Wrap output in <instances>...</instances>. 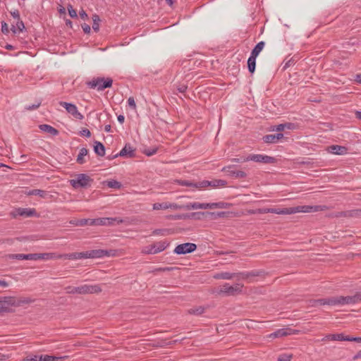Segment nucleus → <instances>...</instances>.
Wrapping results in <instances>:
<instances>
[{
	"instance_id": "nucleus-62",
	"label": "nucleus",
	"mask_w": 361,
	"mask_h": 361,
	"mask_svg": "<svg viewBox=\"0 0 361 361\" xmlns=\"http://www.w3.org/2000/svg\"><path fill=\"white\" fill-rule=\"evenodd\" d=\"M285 129L294 130L295 128V124L293 123H285Z\"/></svg>"
},
{
	"instance_id": "nucleus-29",
	"label": "nucleus",
	"mask_w": 361,
	"mask_h": 361,
	"mask_svg": "<svg viewBox=\"0 0 361 361\" xmlns=\"http://www.w3.org/2000/svg\"><path fill=\"white\" fill-rule=\"evenodd\" d=\"M5 307L8 309V306L16 307V299L12 296L4 297L3 298V304L0 307ZM6 310V312H7Z\"/></svg>"
},
{
	"instance_id": "nucleus-60",
	"label": "nucleus",
	"mask_w": 361,
	"mask_h": 361,
	"mask_svg": "<svg viewBox=\"0 0 361 361\" xmlns=\"http://www.w3.org/2000/svg\"><path fill=\"white\" fill-rule=\"evenodd\" d=\"M188 89V86L185 85H179L178 87H177V90L180 93H184L186 92Z\"/></svg>"
},
{
	"instance_id": "nucleus-41",
	"label": "nucleus",
	"mask_w": 361,
	"mask_h": 361,
	"mask_svg": "<svg viewBox=\"0 0 361 361\" xmlns=\"http://www.w3.org/2000/svg\"><path fill=\"white\" fill-rule=\"evenodd\" d=\"M202 209V203L200 202H190L185 204V209L186 210H190V209Z\"/></svg>"
},
{
	"instance_id": "nucleus-18",
	"label": "nucleus",
	"mask_w": 361,
	"mask_h": 361,
	"mask_svg": "<svg viewBox=\"0 0 361 361\" xmlns=\"http://www.w3.org/2000/svg\"><path fill=\"white\" fill-rule=\"evenodd\" d=\"M298 332V330L293 329L290 328H283L277 329L274 333L269 335L270 338H280L289 335L296 334Z\"/></svg>"
},
{
	"instance_id": "nucleus-21",
	"label": "nucleus",
	"mask_w": 361,
	"mask_h": 361,
	"mask_svg": "<svg viewBox=\"0 0 361 361\" xmlns=\"http://www.w3.org/2000/svg\"><path fill=\"white\" fill-rule=\"evenodd\" d=\"M58 255L54 252H45V253H31V260H40V259H51L54 258H58Z\"/></svg>"
},
{
	"instance_id": "nucleus-7",
	"label": "nucleus",
	"mask_w": 361,
	"mask_h": 361,
	"mask_svg": "<svg viewBox=\"0 0 361 361\" xmlns=\"http://www.w3.org/2000/svg\"><path fill=\"white\" fill-rule=\"evenodd\" d=\"M329 209L326 205H302L291 207L292 214L299 212L310 213Z\"/></svg>"
},
{
	"instance_id": "nucleus-51",
	"label": "nucleus",
	"mask_w": 361,
	"mask_h": 361,
	"mask_svg": "<svg viewBox=\"0 0 361 361\" xmlns=\"http://www.w3.org/2000/svg\"><path fill=\"white\" fill-rule=\"evenodd\" d=\"M350 217H360L361 216V209H355L349 210Z\"/></svg>"
},
{
	"instance_id": "nucleus-27",
	"label": "nucleus",
	"mask_w": 361,
	"mask_h": 361,
	"mask_svg": "<svg viewBox=\"0 0 361 361\" xmlns=\"http://www.w3.org/2000/svg\"><path fill=\"white\" fill-rule=\"evenodd\" d=\"M175 183H176L179 185H182V186L192 187V188H199V189L201 188L200 185H199L200 182L195 183L193 181L187 180L176 179V180H175Z\"/></svg>"
},
{
	"instance_id": "nucleus-48",
	"label": "nucleus",
	"mask_w": 361,
	"mask_h": 361,
	"mask_svg": "<svg viewBox=\"0 0 361 361\" xmlns=\"http://www.w3.org/2000/svg\"><path fill=\"white\" fill-rule=\"evenodd\" d=\"M169 209H172L174 210L185 209V204H178L177 203H169Z\"/></svg>"
},
{
	"instance_id": "nucleus-32",
	"label": "nucleus",
	"mask_w": 361,
	"mask_h": 361,
	"mask_svg": "<svg viewBox=\"0 0 361 361\" xmlns=\"http://www.w3.org/2000/svg\"><path fill=\"white\" fill-rule=\"evenodd\" d=\"M35 299L31 298L30 297H20L16 300V307L23 306L24 305H29L32 302H34Z\"/></svg>"
},
{
	"instance_id": "nucleus-11",
	"label": "nucleus",
	"mask_w": 361,
	"mask_h": 361,
	"mask_svg": "<svg viewBox=\"0 0 361 361\" xmlns=\"http://www.w3.org/2000/svg\"><path fill=\"white\" fill-rule=\"evenodd\" d=\"M75 290L78 292V294H92L99 293L102 292V290L99 285L85 284L76 287V289Z\"/></svg>"
},
{
	"instance_id": "nucleus-6",
	"label": "nucleus",
	"mask_w": 361,
	"mask_h": 361,
	"mask_svg": "<svg viewBox=\"0 0 361 361\" xmlns=\"http://www.w3.org/2000/svg\"><path fill=\"white\" fill-rule=\"evenodd\" d=\"M92 182H93V179L85 173H79L76 176L75 179L70 180L71 185L75 189L90 186Z\"/></svg>"
},
{
	"instance_id": "nucleus-20",
	"label": "nucleus",
	"mask_w": 361,
	"mask_h": 361,
	"mask_svg": "<svg viewBox=\"0 0 361 361\" xmlns=\"http://www.w3.org/2000/svg\"><path fill=\"white\" fill-rule=\"evenodd\" d=\"M118 155L123 157L134 158L136 156L135 149L133 148L130 144H126L120 151Z\"/></svg>"
},
{
	"instance_id": "nucleus-44",
	"label": "nucleus",
	"mask_w": 361,
	"mask_h": 361,
	"mask_svg": "<svg viewBox=\"0 0 361 361\" xmlns=\"http://www.w3.org/2000/svg\"><path fill=\"white\" fill-rule=\"evenodd\" d=\"M171 230L168 228H162V229H155L153 231L152 233L157 235H166L171 233Z\"/></svg>"
},
{
	"instance_id": "nucleus-58",
	"label": "nucleus",
	"mask_w": 361,
	"mask_h": 361,
	"mask_svg": "<svg viewBox=\"0 0 361 361\" xmlns=\"http://www.w3.org/2000/svg\"><path fill=\"white\" fill-rule=\"evenodd\" d=\"M284 130H285L284 123H281V124L275 126L272 128V130H276V131H279V132L283 131Z\"/></svg>"
},
{
	"instance_id": "nucleus-37",
	"label": "nucleus",
	"mask_w": 361,
	"mask_h": 361,
	"mask_svg": "<svg viewBox=\"0 0 361 361\" xmlns=\"http://www.w3.org/2000/svg\"><path fill=\"white\" fill-rule=\"evenodd\" d=\"M88 152V149L85 147H82V149H80L76 159L78 164H83L84 163H85L86 161L84 157L87 155Z\"/></svg>"
},
{
	"instance_id": "nucleus-23",
	"label": "nucleus",
	"mask_w": 361,
	"mask_h": 361,
	"mask_svg": "<svg viewBox=\"0 0 361 361\" xmlns=\"http://www.w3.org/2000/svg\"><path fill=\"white\" fill-rule=\"evenodd\" d=\"M283 134L279 133L274 135L269 134L263 136L262 140L265 143H276L278 140L283 137Z\"/></svg>"
},
{
	"instance_id": "nucleus-61",
	"label": "nucleus",
	"mask_w": 361,
	"mask_h": 361,
	"mask_svg": "<svg viewBox=\"0 0 361 361\" xmlns=\"http://www.w3.org/2000/svg\"><path fill=\"white\" fill-rule=\"evenodd\" d=\"M81 26L85 33L89 34L90 32L91 28L89 25L84 23Z\"/></svg>"
},
{
	"instance_id": "nucleus-42",
	"label": "nucleus",
	"mask_w": 361,
	"mask_h": 361,
	"mask_svg": "<svg viewBox=\"0 0 361 361\" xmlns=\"http://www.w3.org/2000/svg\"><path fill=\"white\" fill-rule=\"evenodd\" d=\"M93 23H92V29L95 32H98L99 30V22L100 18L98 15L94 14L92 16Z\"/></svg>"
},
{
	"instance_id": "nucleus-2",
	"label": "nucleus",
	"mask_w": 361,
	"mask_h": 361,
	"mask_svg": "<svg viewBox=\"0 0 361 361\" xmlns=\"http://www.w3.org/2000/svg\"><path fill=\"white\" fill-rule=\"evenodd\" d=\"M111 250H91L81 252H72L63 255H59L58 258H64L68 259H94L102 258L105 256H110Z\"/></svg>"
},
{
	"instance_id": "nucleus-38",
	"label": "nucleus",
	"mask_w": 361,
	"mask_h": 361,
	"mask_svg": "<svg viewBox=\"0 0 361 361\" xmlns=\"http://www.w3.org/2000/svg\"><path fill=\"white\" fill-rule=\"evenodd\" d=\"M95 219H82L78 221L77 226H84L86 225L94 226Z\"/></svg>"
},
{
	"instance_id": "nucleus-63",
	"label": "nucleus",
	"mask_w": 361,
	"mask_h": 361,
	"mask_svg": "<svg viewBox=\"0 0 361 361\" xmlns=\"http://www.w3.org/2000/svg\"><path fill=\"white\" fill-rule=\"evenodd\" d=\"M214 209V202L212 203H202V209Z\"/></svg>"
},
{
	"instance_id": "nucleus-49",
	"label": "nucleus",
	"mask_w": 361,
	"mask_h": 361,
	"mask_svg": "<svg viewBox=\"0 0 361 361\" xmlns=\"http://www.w3.org/2000/svg\"><path fill=\"white\" fill-rule=\"evenodd\" d=\"M167 219H172V220H180V219H186V216H185V214H175V215L168 216Z\"/></svg>"
},
{
	"instance_id": "nucleus-25",
	"label": "nucleus",
	"mask_w": 361,
	"mask_h": 361,
	"mask_svg": "<svg viewBox=\"0 0 361 361\" xmlns=\"http://www.w3.org/2000/svg\"><path fill=\"white\" fill-rule=\"evenodd\" d=\"M94 153L99 156L104 157L105 155L106 149L104 145L99 141L95 140L93 145Z\"/></svg>"
},
{
	"instance_id": "nucleus-24",
	"label": "nucleus",
	"mask_w": 361,
	"mask_h": 361,
	"mask_svg": "<svg viewBox=\"0 0 361 361\" xmlns=\"http://www.w3.org/2000/svg\"><path fill=\"white\" fill-rule=\"evenodd\" d=\"M348 336H345L343 334H334L326 335L322 341H348Z\"/></svg>"
},
{
	"instance_id": "nucleus-12",
	"label": "nucleus",
	"mask_w": 361,
	"mask_h": 361,
	"mask_svg": "<svg viewBox=\"0 0 361 361\" xmlns=\"http://www.w3.org/2000/svg\"><path fill=\"white\" fill-rule=\"evenodd\" d=\"M95 225L97 226H113L123 224L124 221L119 217H104L95 219Z\"/></svg>"
},
{
	"instance_id": "nucleus-47",
	"label": "nucleus",
	"mask_w": 361,
	"mask_h": 361,
	"mask_svg": "<svg viewBox=\"0 0 361 361\" xmlns=\"http://www.w3.org/2000/svg\"><path fill=\"white\" fill-rule=\"evenodd\" d=\"M230 206L229 203L224 202H214V209H227Z\"/></svg>"
},
{
	"instance_id": "nucleus-50",
	"label": "nucleus",
	"mask_w": 361,
	"mask_h": 361,
	"mask_svg": "<svg viewBox=\"0 0 361 361\" xmlns=\"http://www.w3.org/2000/svg\"><path fill=\"white\" fill-rule=\"evenodd\" d=\"M292 358V354H282L278 357V361H290Z\"/></svg>"
},
{
	"instance_id": "nucleus-1",
	"label": "nucleus",
	"mask_w": 361,
	"mask_h": 361,
	"mask_svg": "<svg viewBox=\"0 0 361 361\" xmlns=\"http://www.w3.org/2000/svg\"><path fill=\"white\" fill-rule=\"evenodd\" d=\"M361 302V293H357L352 296H336L327 298H320L310 300V305L317 307V305H344L350 304H355Z\"/></svg>"
},
{
	"instance_id": "nucleus-26",
	"label": "nucleus",
	"mask_w": 361,
	"mask_h": 361,
	"mask_svg": "<svg viewBox=\"0 0 361 361\" xmlns=\"http://www.w3.org/2000/svg\"><path fill=\"white\" fill-rule=\"evenodd\" d=\"M39 128L43 131L46 132L47 133H49L50 135L53 136L58 135L59 132L57 129L52 127L51 126H49L48 124H41L39 126Z\"/></svg>"
},
{
	"instance_id": "nucleus-16",
	"label": "nucleus",
	"mask_w": 361,
	"mask_h": 361,
	"mask_svg": "<svg viewBox=\"0 0 361 361\" xmlns=\"http://www.w3.org/2000/svg\"><path fill=\"white\" fill-rule=\"evenodd\" d=\"M227 185V181L221 179H214L212 180H202L200 181V185L201 188H207V187H212L214 188L224 187Z\"/></svg>"
},
{
	"instance_id": "nucleus-46",
	"label": "nucleus",
	"mask_w": 361,
	"mask_h": 361,
	"mask_svg": "<svg viewBox=\"0 0 361 361\" xmlns=\"http://www.w3.org/2000/svg\"><path fill=\"white\" fill-rule=\"evenodd\" d=\"M158 151V147H152V148H147L145 149L142 152L147 157H151L154 154H155Z\"/></svg>"
},
{
	"instance_id": "nucleus-57",
	"label": "nucleus",
	"mask_w": 361,
	"mask_h": 361,
	"mask_svg": "<svg viewBox=\"0 0 361 361\" xmlns=\"http://www.w3.org/2000/svg\"><path fill=\"white\" fill-rule=\"evenodd\" d=\"M10 13L14 19L19 20L20 18V12L18 9H15L14 11H11Z\"/></svg>"
},
{
	"instance_id": "nucleus-43",
	"label": "nucleus",
	"mask_w": 361,
	"mask_h": 361,
	"mask_svg": "<svg viewBox=\"0 0 361 361\" xmlns=\"http://www.w3.org/2000/svg\"><path fill=\"white\" fill-rule=\"evenodd\" d=\"M106 185L109 188H115V189H120L122 187V184L116 180H107Z\"/></svg>"
},
{
	"instance_id": "nucleus-5",
	"label": "nucleus",
	"mask_w": 361,
	"mask_h": 361,
	"mask_svg": "<svg viewBox=\"0 0 361 361\" xmlns=\"http://www.w3.org/2000/svg\"><path fill=\"white\" fill-rule=\"evenodd\" d=\"M210 216L212 219L223 218L226 216L225 212H197L185 214L186 219L200 220L202 216Z\"/></svg>"
},
{
	"instance_id": "nucleus-10",
	"label": "nucleus",
	"mask_w": 361,
	"mask_h": 361,
	"mask_svg": "<svg viewBox=\"0 0 361 361\" xmlns=\"http://www.w3.org/2000/svg\"><path fill=\"white\" fill-rule=\"evenodd\" d=\"M197 249V245L192 243H185L178 245L173 250L176 255H186L193 252Z\"/></svg>"
},
{
	"instance_id": "nucleus-64",
	"label": "nucleus",
	"mask_w": 361,
	"mask_h": 361,
	"mask_svg": "<svg viewBox=\"0 0 361 361\" xmlns=\"http://www.w3.org/2000/svg\"><path fill=\"white\" fill-rule=\"evenodd\" d=\"M348 341H355V342L361 343V337H353V336H348Z\"/></svg>"
},
{
	"instance_id": "nucleus-52",
	"label": "nucleus",
	"mask_w": 361,
	"mask_h": 361,
	"mask_svg": "<svg viewBox=\"0 0 361 361\" xmlns=\"http://www.w3.org/2000/svg\"><path fill=\"white\" fill-rule=\"evenodd\" d=\"M67 8H68V11L69 16L71 18H77L78 17L76 10H75L73 8V6L71 4H68V6H67Z\"/></svg>"
},
{
	"instance_id": "nucleus-59",
	"label": "nucleus",
	"mask_w": 361,
	"mask_h": 361,
	"mask_svg": "<svg viewBox=\"0 0 361 361\" xmlns=\"http://www.w3.org/2000/svg\"><path fill=\"white\" fill-rule=\"evenodd\" d=\"M231 161L233 162H237V163H243V162L250 161V159H247V157H240V158H233V159H232Z\"/></svg>"
},
{
	"instance_id": "nucleus-15",
	"label": "nucleus",
	"mask_w": 361,
	"mask_h": 361,
	"mask_svg": "<svg viewBox=\"0 0 361 361\" xmlns=\"http://www.w3.org/2000/svg\"><path fill=\"white\" fill-rule=\"evenodd\" d=\"M221 171L232 178H245L247 177V173L245 172L234 170V166L232 165L224 166Z\"/></svg>"
},
{
	"instance_id": "nucleus-54",
	"label": "nucleus",
	"mask_w": 361,
	"mask_h": 361,
	"mask_svg": "<svg viewBox=\"0 0 361 361\" xmlns=\"http://www.w3.org/2000/svg\"><path fill=\"white\" fill-rule=\"evenodd\" d=\"M80 135L85 136L86 137H90L91 136V133L87 128H82L80 133Z\"/></svg>"
},
{
	"instance_id": "nucleus-30",
	"label": "nucleus",
	"mask_w": 361,
	"mask_h": 361,
	"mask_svg": "<svg viewBox=\"0 0 361 361\" xmlns=\"http://www.w3.org/2000/svg\"><path fill=\"white\" fill-rule=\"evenodd\" d=\"M6 258L18 260H31V254H9L6 255Z\"/></svg>"
},
{
	"instance_id": "nucleus-3",
	"label": "nucleus",
	"mask_w": 361,
	"mask_h": 361,
	"mask_svg": "<svg viewBox=\"0 0 361 361\" xmlns=\"http://www.w3.org/2000/svg\"><path fill=\"white\" fill-rule=\"evenodd\" d=\"M113 80L111 78L97 77L87 82V85L92 89L102 91L112 86Z\"/></svg>"
},
{
	"instance_id": "nucleus-33",
	"label": "nucleus",
	"mask_w": 361,
	"mask_h": 361,
	"mask_svg": "<svg viewBox=\"0 0 361 361\" xmlns=\"http://www.w3.org/2000/svg\"><path fill=\"white\" fill-rule=\"evenodd\" d=\"M25 29V25L23 20L20 18L16 20V25H12L11 30L13 34H16L18 32H22Z\"/></svg>"
},
{
	"instance_id": "nucleus-9",
	"label": "nucleus",
	"mask_w": 361,
	"mask_h": 361,
	"mask_svg": "<svg viewBox=\"0 0 361 361\" xmlns=\"http://www.w3.org/2000/svg\"><path fill=\"white\" fill-rule=\"evenodd\" d=\"M10 215L13 218H16L18 216H35V217H39V214L37 212L36 209L35 208H18L15 210L12 211L10 213Z\"/></svg>"
},
{
	"instance_id": "nucleus-45",
	"label": "nucleus",
	"mask_w": 361,
	"mask_h": 361,
	"mask_svg": "<svg viewBox=\"0 0 361 361\" xmlns=\"http://www.w3.org/2000/svg\"><path fill=\"white\" fill-rule=\"evenodd\" d=\"M153 209L155 210L169 209V202L154 203L153 204Z\"/></svg>"
},
{
	"instance_id": "nucleus-34",
	"label": "nucleus",
	"mask_w": 361,
	"mask_h": 361,
	"mask_svg": "<svg viewBox=\"0 0 361 361\" xmlns=\"http://www.w3.org/2000/svg\"><path fill=\"white\" fill-rule=\"evenodd\" d=\"M235 273H229V272H221L219 274H216L214 276V279H226V280H230L232 279L235 276Z\"/></svg>"
},
{
	"instance_id": "nucleus-35",
	"label": "nucleus",
	"mask_w": 361,
	"mask_h": 361,
	"mask_svg": "<svg viewBox=\"0 0 361 361\" xmlns=\"http://www.w3.org/2000/svg\"><path fill=\"white\" fill-rule=\"evenodd\" d=\"M264 45H265V43L263 41H261V42H258L255 46L253 49L252 50L250 55H252V56L257 57L259 54L262 51V50L264 47Z\"/></svg>"
},
{
	"instance_id": "nucleus-40",
	"label": "nucleus",
	"mask_w": 361,
	"mask_h": 361,
	"mask_svg": "<svg viewBox=\"0 0 361 361\" xmlns=\"http://www.w3.org/2000/svg\"><path fill=\"white\" fill-rule=\"evenodd\" d=\"M329 217H331V218L347 217V218H349L350 217L349 210L331 213V214L329 215Z\"/></svg>"
},
{
	"instance_id": "nucleus-53",
	"label": "nucleus",
	"mask_w": 361,
	"mask_h": 361,
	"mask_svg": "<svg viewBox=\"0 0 361 361\" xmlns=\"http://www.w3.org/2000/svg\"><path fill=\"white\" fill-rule=\"evenodd\" d=\"M128 106L133 110H135L136 109V104H135V99H134V98L133 97H130L128 98Z\"/></svg>"
},
{
	"instance_id": "nucleus-36",
	"label": "nucleus",
	"mask_w": 361,
	"mask_h": 361,
	"mask_svg": "<svg viewBox=\"0 0 361 361\" xmlns=\"http://www.w3.org/2000/svg\"><path fill=\"white\" fill-rule=\"evenodd\" d=\"M256 59L257 57L252 56V55L247 59V68L249 72L252 74L255 71L256 67Z\"/></svg>"
},
{
	"instance_id": "nucleus-14",
	"label": "nucleus",
	"mask_w": 361,
	"mask_h": 361,
	"mask_svg": "<svg viewBox=\"0 0 361 361\" xmlns=\"http://www.w3.org/2000/svg\"><path fill=\"white\" fill-rule=\"evenodd\" d=\"M247 159L257 163L273 164L276 161V159L273 157L264 154H250L247 157Z\"/></svg>"
},
{
	"instance_id": "nucleus-28",
	"label": "nucleus",
	"mask_w": 361,
	"mask_h": 361,
	"mask_svg": "<svg viewBox=\"0 0 361 361\" xmlns=\"http://www.w3.org/2000/svg\"><path fill=\"white\" fill-rule=\"evenodd\" d=\"M267 212L276 214H292L291 207H286L283 209L270 208L267 209Z\"/></svg>"
},
{
	"instance_id": "nucleus-39",
	"label": "nucleus",
	"mask_w": 361,
	"mask_h": 361,
	"mask_svg": "<svg viewBox=\"0 0 361 361\" xmlns=\"http://www.w3.org/2000/svg\"><path fill=\"white\" fill-rule=\"evenodd\" d=\"M204 311H205V308L202 306L192 307L188 310V312L190 314H194V315H197V316L203 314L204 312Z\"/></svg>"
},
{
	"instance_id": "nucleus-55",
	"label": "nucleus",
	"mask_w": 361,
	"mask_h": 361,
	"mask_svg": "<svg viewBox=\"0 0 361 361\" xmlns=\"http://www.w3.org/2000/svg\"><path fill=\"white\" fill-rule=\"evenodd\" d=\"M1 32L6 35L8 34L9 32L8 24L4 21L1 22Z\"/></svg>"
},
{
	"instance_id": "nucleus-8",
	"label": "nucleus",
	"mask_w": 361,
	"mask_h": 361,
	"mask_svg": "<svg viewBox=\"0 0 361 361\" xmlns=\"http://www.w3.org/2000/svg\"><path fill=\"white\" fill-rule=\"evenodd\" d=\"M169 245V243L166 240L156 242L145 247L142 252L147 255L157 254L164 251Z\"/></svg>"
},
{
	"instance_id": "nucleus-4",
	"label": "nucleus",
	"mask_w": 361,
	"mask_h": 361,
	"mask_svg": "<svg viewBox=\"0 0 361 361\" xmlns=\"http://www.w3.org/2000/svg\"><path fill=\"white\" fill-rule=\"evenodd\" d=\"M243 285L240 283H235L231 286L229 283H226L221 286L217 290V293L224 296H235L239 295L243 291Z\"/></svg>"
},
{
	"instance_id": "nucleus-13",
	"label": "nucleus",
	"mask_w": 361,
	"mask_h": 361,
	"mask_svg": "<svg viewBox=\"0 0 361 361\" xmlns=\"http://www.w3.org/2000/svg\"><path fill=\"white\" fill-rule=\"evenodd\" d=\"M59 104L61 106L65 108L66 110L68 111V113L71 114L75 118H78L80 120L83 119V118H84L83 115L78 111V108L75 104H71V103H68L66 102H60Z\"/></svg>"
},
{
	"instance_id": "nucleus-22",
	"label": "nucleus",
	"mask_w": 361,
	"mask_h": 361,
	"mask_svg": "<svg viewBox=\"0 0 361 361\" xmlns=\"http://www.w3.org/2000/svg\"><path fill=\"white\" fill-rule=\"evenodd\" d=\"M328 152L337 155H344L348 153V148L345 146L333 145L328 147Z\"/></svg>"
},
{
	"instance_id": "nucleus-31",
	"label": "nucleus",
	"mask_w": 361,
	"mask_h": 361,
	"mask_svg": "<svg viewBox=\"0 0 361 361\" xmlns=\"http://www.w3.org/2000/svg\"><path fill=\"white\" fill-rule=\"evenodd\" d=\"M27 195H37L42 198H47L49 196V192L46 190L39 189L30 190L27 192Z\"/></svg>"
},
{
	"instance_id": "nucleus-19",
	"label": "nucleus",
	"mask_w": 361,
	"mask_h": 361,
	"mask_svg": "<svg viewBox=\"0 0 361 361\" xmlns=\"http://www.w3.org/2000/svg\"><path fill=\"white\" fill-rule=\"evenodd\" d=\"M27 360L30 361H59L62 360L61 357H56L53 355H30L27 357Z\"/></svg>"
},
{
	"instance_id": "nucleus-17",
	"label": "nucleus",
	"mask_w": 361,
	"mask_h": 361,
	"mask_svg": "<svg viewBox=\"0 0 361 361\" xmlns=\"http://www.w3.org/2000/svg\"><path fill=\"white\" fill-rule=\"evenodd\" d=\"M235 274V276H238L239 279L249 280V281H251V277L263 276L264 274V271L262 270H252L251 271L239 272Z\"/></svg>"
},
{
	"instance_id": "nucleus-56",
	"label": "nucleus",
	"mask_w": 361,
	"mask_h": 361,
	"mask_svg": "<svg viewBox=\"0 0 361 361\" xmlns=\"http://www.w3.org/2000/svg\"><path fill=\"white\" fill-rule=\"evenodd\" d=\"M40 105H41V102H39L35 104L26 106L25 109L28 110V111L35 110V109H37V108H39Z\"/></svg>"
}]
</instances>
